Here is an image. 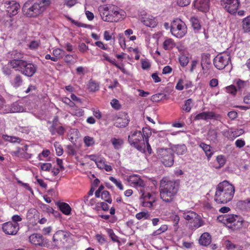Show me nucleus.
<instances>
[{
  "mask_svg": "<svg viewBox=\"0 0 250 250\" xmlns=\"http://www.w3.org/2000/svg\"><path fill=\"white\" fill-rule=\"evenodd\" d=\"M179 188L178 183L173 180H169L167 178H163L160 182V196L161 199L166 203L174 201L177 195Z\"/></svg>",
  "mask_w": 250,
  "mask_h": 250,
  "instance_id": "1",
  "label": "nucleus"
},
{
  "mask_svg": "<svg viewBox=\"0 0 250 250\" xmlns=\"http://www.w3.org/2000/svg\"><path fill=\"white\" fill-rule=\"evenodd\" d=\"M99 11L102 19L106 22H118L126 17V13L118 6L112 4L101 6Z\"/></svg>",
  "mask_w": 250,
  "mask_h": 250,
  "instance_id": "2",
  "label": "nucleus"
},
{
  "mask_svg": "<svg viewBox=\"0 0 250 250\" xmlns=\"http://www.w3.org/2000/svg\"><path fill=\"white\" fill-rule=\"evenodd\" d=\"M234 193V185L224 180L216 186L214 200L218 204H227L232 199Z\"/></svg>",
  "mask_w": 250,
  "mask_h": 250,
  "instance_id": "3",
  "label": "nucleus"
},
{
  "mask_svg": "<svg viewBox=\"0 0 250 250\" xmlns=\"http://www.w3.org/2000/svg\"><path fill=\"white\" fill-rule=\"evenodd\" d=\"M50 4L49 0H39L35 2L28 0L24 4L22 10L26 17L34 18L42 14Z\"/></svg>",
  "mask_w": 250,
  "mask_h": 250,
  "instance_id": "4",
  "label": "nucleus"
},
{
  "mask_svg": "<svg viewBox=\"0 0 250 250\" xmlns=\"http://www.w3.org/2000/svg\"><path fill=\"white\" fill-rule=\"evenodd\" d=\"M217 220L225 224L228 228L233 230L238 229L243 225L242 218L238 215L233 214L219 215L217 217Z\"/></svg>",
  "mask_w": 250,
  "mask_h": 250,
  "instance_id": "5",
  "label": "nucleus"
},
{
  "mask_svg": "<svg viewBox=\"0 0 250 250\" xmlns=\"http://www.w3.org/2000/svg\"><path fill=\"white\" fill-rule=\"evenodd\" d=\"M145 135L140 130H135L130 133L128 140L131 146L142 153L146 152L145 139Z\"/></svg>",
  "mask_w": 250,
  "mask_h": 250,
  "instance_id": "6",
  "label": "nucleus"
},
{
  "mask_svg": "<svg viewBox=\"0 0 250 250\" xmlns=\"http://www.w3.org/2000/svg\"><path fill=\"white\" fill-rule=\"evenodd\" d=\"M71 234L68 232L59 230L56 232L52 238V248L59 249L63 247L71 239Z\"/></svg>",
  "mask_w": 250,
  "mask_h": 250,
  "instance_id": "7",
  "label": "nucleus"
},
{
  "mask_svg": "<svg viewBox=\"0 0 250 250\" xmlns=\"http://www.w3.org/2000/svg\"><path fill=\"white\" fill-rule=\"evenodd\" d=\"M170 32L177 38H183L187 32V27L185 23L180 19L173 20L170 24Z\"/></svg>",
  "mask_w": 250,
  "mask_h": 250,
  "instance_id": "8",
  "label": "nucleus"
},
{
  "mask_svg": "<svg viewBox=\"0 0 250 250\" xmlns=\"http://www.w3.org/2000/svg\"><path fill=\"white\" fill-rule=\"evenodd\" d=\"M157 153L158 158L166 167H171L173 165L174 151L172 148H159Z\"/></svg>",
  "mask_w": 250,
  "mask_h": 250,
  "instance_id": "9",
  "label": "nucleus"
},
{
  "mask_svg": "<svg viewBox=\"0 0 250 250\" xmlns=\"http://www.w3.org/2000/svg\"><path fill=\"white\" fill-rule=\"evenodd\" d=\"M149 188L147 187L143 189H141L139 193L141 194L140 200L141 205L143 207L151 208L153 204L156 201V197L155 195H152L149 191Z\"/></svg>",
  "mask_w": 250,
  "mask_h": 250,
  "instance_id": "10",
  "label": "nucleus"
},
{
  "mask_svg": "<svg viewBox=\"0 0 250 250\" xmlns=\"http://www.w3.org/2000/svg\"><path fill=\"white\" fill-rule=\"evenodd\" d=\"M230 62V56L226 53H220L217 55L213 60V64L215 67L222 70L227 66Z\"/></svg>",
  "mask_w": 250,
  "mask_h": 250,
  "instance_id": "11",
  "label": "nucleus"
},
{
  "mask_svg": "<svg viewBox=\"0 0 250 250\" xmlns=\"http://www.w3.org/2000/svg\"><path fill=\"white\" fill-rule=\"evenodd\" d=\"M240 4L239 0H223L221 5L224 9L231 14H235Z\"/></svg>",
  "mask_w": 250,
  "mask_h": 250,
  "instance_id": "12",
  "label": "nucleus"
},
{
  "mask_svg": "<svg viewBox=\"0 0 250 250\" xmlns=\"http://www.w3.org/2000/svg\"><path fill=\"white\" fill-rule=\"evenodd\" d=\"M127 181L132 187L135 188L138 191H140L141 189L145 188L146 186V183L137 175H130L127 178Z\"/></svg>",
  "mask_w": 250,
  "mask_h": 250,
  "instance_id": "13",
  "label": "nucleus"
},
{
  "mask_svg": "<svg viewBox=\"0 0 250 250\" xmlns=\"http://www.w3.org/2000/svg\"><path fill=\"white\" fill-rule=\"evenodd\" d=\"M20 229L19 224L13 223L8 221L2 225V229L3 232L7 235H16Z\"/></svg>",
  "mask_w": 250,
  "mask_h": 250,
  "instance_id": "14",
  "label": "nucleus"
},
{
  "mask_svg": "<svg viewBox=\"0 0 250 250\" xmlns=\"http://www.w3.org/2000/svg\"><path fill=\"white\" fill-rule=\"evenodd\" d=\"M4 4L7 12L10 15L15 16L18 13L20 5L16 1L14 0H7Z\"/></svg>",
  "mask_w": 250,
  "mask_h": 250,
  "instance_id": "15",
  "label": "nucleus"
},
{
  "mask_svg": "<svg viewBox=\"0 0 250 250\" xmlns=\"http://www.w3.org/2000/svg\"><path fill=\"white\" fill-rule=\"evenodd\" d=\"M194 6L195 9L202 12L206 13L209 9V0H195Z\"/></svg>",
  "mask_w": 250,
  "mask_h": 250,
  "instance_id": "16",
  "label": "nucleus"
},
{
  "mask_svg": "<svg viewBox=\"0 0 250 250\" xmlns=\"http://www.w3.org/2000/svg\"><path fill=\"white\" fill-rule=\"evenodd\" d=\"M37 71V66L32 63H28L26 61L24 65L21 73L27 76L32 77Z\"/></svg>",
  "mask_w": 250,
  "mask_h": 250,
  "instance_id": "17",
  "label": "nucleus"
},
{
  "mask_svg": "<svg viewBox=\"0 0 250 250\" xmlns=\"http://www.w3.org/2000/svg\"><path fill=\"white\" fill-rule=\"evenodd\" d=\"M49 131L52 135H54L56 133L60 136H62L65 132V128L61 125V124L52 125L49 127Z\"/></svg>",
  "mask_w": 250,
  "mask_h": 250,
  "instance_id": "18",
  "label": "nucleus"
},
{
  "mask_svg": "<svg viewBox=\"0 0 250 250\" xmlns=\"http://www.w3.org/2000/svg\"><path fill=\"white\" fill-rule=\"evenodd\" d=\"M29 241L31 243L39 246H43V237L39 233H33L29 237Z\"/></svg>",
  "mask_w": 250,
  "mask_h": 250,
  "instance_id": "19",
  "label": "nucleus"
},
{
  "mask_svg": "<svg viewBox=\"0 0 250 250\" xmlns=\"http://www.w3.org/2000/svg\"><path fill=\"white\" fill-rule=\"evenodd\" d=\"M26 61L21 60H10L9 62L10 66L17 71L21 72L25 64Z\"/></svg>",
  "mask_w": 250,
  "mask_h": 250,
  "instance_id": "20",
  "label": "nucleus"
},
{
  "mask_svg": "<svg viewBox=\"0 0 250 250\" xmlns=\"http://www.w3.org/2000/svg\"><path fill=\"white\" fill-rule=\"evenodd\" d=\"M236 88L238 92L242 94L243 92L245 91L250 86V83L248 81H244L240 79L236 81Z\"/></svg>",
  "mask_w": 250,
  "mask_h": 250,
  "instance_id": "21",
  "label": "nucleus"
},
{
  "mask_svg": "<svg viewBox=\"0 0 250 250\" xmlns=\"http://www.w3.org/2000/svg\"><path fill=\"white\" fill-rule=\"evenodd\" d=\"M199 146L204 151L208 159L210 160L214 153L213 151L211 149V146L203 142L200 143L199 144Z\"/></svg>",
  "mask_w": 250,
  "mask_h": 250,
  "instance_id": "22",
  "label": "nucleus"
},
{
  "mask_svg": "<svg viewBox=\"0 0 250 250\" xmlns=\"http://www.w3.org/2000/svg\"><path fill=\"white\" fill-rule=\"evenodd\" d=\"M215 117V114L213 112H203L197 114L194 119L195 120H211Z\"/></svg>",
  "mask_w": 250,
  "mask_h": 250,
  "instance_id": "23",
  "label": "nucleus"
},
{
  "mask_svg": "<svg viewBox=\"0 0 250 250\" xmlns=\"http://www.w3.org/2000/svg\"><path fill=\"white\" fill-rule=\"evenodd\" d=\"M102 56L104 57L105 60L108 61L112 64L116 66L117 68L119 69L124 74L127 73L126 70L124 67V65L123 64H121V65H120L117 63L114 60L110 59V58L108 57V55L105 52H104L103 53Z\"/></svg>",
  "mask_w": 250,
  "mask_h": 250,
  "instance_id": "24",
  "label": "nucleus"
},
{
  "mask_svg": "<svg viewBox=\"0 0 250 250\" xmlns=\"http://www.w3.org/2000/svg\"><path fill=\"white\" fill-rule=\"evenodd\" d=\"M211 242V237L210 235L208 232L203 233L200 236L199 243L201 245L207 246L209 245Z\"/></svg>",
  "mask_w": 250,
  "mask_h": 250,
  "instance_id": "25",
  "label": "nucleus"
},
{
  "mask_svg": "<svg viewBox=\"0 0 250 250\" xmlns=\"http://www.w3.org/2000/svg\"><path fill=\"white\" fill-rule=\"evenodd\" d=\"M143 19L142 22L144 25L148 27L154 28L157 25V21L155 18L148 16Z\"/></svg>",
  "mask_w": 250,
  "mask_h": 250,
  "instance_id": "26",
  "label": "nucleus"
},
{
  "mask_svg": "<svg viewBox=\"0 0 250 250\" xmlns=\"http://www.w3.org/2000/svg\"><path fill=\"white\" fill-rule=\"evenodd\" d=\"M237 205L242 210H250V199L238 201Z\"/></svg>",
  "mask_w": 250,
  "mask_h": 250,
  "instance_id": "27",
  "label": "nucleus"
},
{
  "mask_svg": "<svg viewBox=\"0 0 250 250\" xmlns=\"http://www.w3.org/2000/svg\"><path fill=\"white\" fill-rule=\"evenodd\" d=\"M190 227L192 229H197L204 225V222L201 217L197 214V217L193 219L192 222H190Z\"/></svg>",
  "mask_w": 250,
  "mask_h": 250,
  "instance_id": "28",
  "label": "nucleus"
},
{
  "mask_svg": "<svg viewBox=\"0 0 250 250\" xmlns=\"http://www.w3.org/2000/svg\"><path fill=\"white\" fill-rule=\"evenodd\" d=\"M87 88L90 92L97 91L100 89L99 83L91 79L88 82Z\"/></svg>",
  "mask_w": 250,
  "mask_h": 250,
  "instance_id": "29",
  "label": "nucleus"
},
{
  "mask_svg": "<svg viewBox=\"0 0 250 250\" xmlns=\"http://www.w3.org/2000/svg\"><path fill=\"white\" fill-rule=\"evenodd\" d=\"M242 27L244 33H250V15L243 19Z\"/></svg>",
  "mask_w": 250,
  "mask_h": 250,
  "instance_id": "30",
  "label": "nucleus"
},
{
  "mask_svg": "<svg viewBox=\"0 0 250 250\" xmlns=\"http://www.w3.org/2000/svg\"><path fill=\"white\" fill-rule=\"evenodd\" d=\"M60 210L65 215H69L71 213V208L70 206L66 203H61L59 205Z\"/></svg>",
  "mask_w": 250,
  "mask_h": 250,
  "instance_id": "31",
  "label": "nucleus"
},
{
  "mask_svg": "<svg viewBox=\"0 0 250 250\" xmlns=\"http://www.w3.org/2000/svg\"><path fill=\"white\" fill-rule=\"evenodd\" d=\"M184 218L189 223L192 222L195 217H197V214L194 211H189L185 212L183 214Z\"/></svg>",
  "mask_w": 250,
  "mask_h": 250,
  "instance_id": "32",
  "label": "nucleus"
},
{
  "mask_svg": "<svg viewBox=\"0 0 250 250\" xmlns=\"http://www.w3.org/2000/svg\"><path fill=\"white\" fill-rule=\"evenodd\" d=\"M175 46V43L172 39H167L163 42V48L165 50H171Z\"/></svg>",
  "mask_w": 250,
  "mask_h": 250,
  "instance_id": "33",
  "label": "nucleus"
},
{
  "mask_svg": "<svg viewBox=\"0 0 250 250\" xmlns=\"http://www.w3.org/2000/svg\"><path fill=\"white\" fill-rule=\"evenodd\" d=\"M129 120L126 119L118 118L114 123V125L117 127H125L127 125Z\"/></svg>",
  "mask_w": 250,
  "mask_h": 250,
  "instance_id": "34",
  "label": "nucleus"
},
{
  "mask_svg": "<svg viewBox=\"0 0 250 250\" xmlns=\"http://www.w3.org/2000/svg\"><path fill=\"white\" fill-rule=\"evenodd\" d=\"M110 141L114 148L117 150L119 149L124 144V141L122 139L112 138L111 139Z\"/></svg>",
  "mask_w": 250,
  "mask_h": 250,
  "instance_id": "35",
  "label": "nucleus"
},
{
  "mask_svg": "<svg viewBox=\"0 0 250 250\" xmlns=\"http://www.w3.org/2000/svg\"><path fill=\"white\" fill-rule=\"evenodd\" d=\"M23 111V107L20 106L17 103H14L10 105V110L7 111H11V113L20 112Z\"/></svg>",
  "mask_w": 250,
  "mask_h": 250,
  "instance_id": "36",
  "label": "nucleus"
},
{
  "mask_svg": "<svg viewBox=\"0 0 250 250\" xmlns=\"http://www.w3.org/2000/svg\"><path fill=\"white\" fill-rule=\"evenodd\" d=\"M187 151V148L185 145H177L175 146V152L178 155H183Z\"/></svg>",
  "mask_w": 250,
  "mask_h": 250,
  "instance_id": "37",
  "label": "nucleus"
},
{
  "mask_svg": "<svg viewBox=\"0 0 250 250\" xmlns=\"http://www.w3.org/2000/svg\"><path fill=\"white\" fill-rule=\"evenodd\" d=\"M190 21L194 29L199 30L201 29V26L197 18L192 17L190 18Z\"/></svg>",
  "mask_w": 250,
  "mask_h": 250,
  "instance_id": "38",
  "label": "nucleus"
},
{
  "mask_svg": "<svg viewBox=\"0 0 250 250\" xmlns=\"http://www.w3.org/2000/svg\"><path fill=\"white\" fill-rule=\"evenodd\" d=\"M22 83V79L21 76L19 75H16L12 82V85L15 88L20 86Z\"/></svg>",
  "mask_w": 250,
  "mask_h": 250,
  "instance_id": "39",
  "label": "nucleus"
},
{
  "mask_svg": "<svg viewBox=\"0 0 250 250\" xmlns=\"http://www.w3.org/2000/svg\"><path fill=\"white\" fill-rule=\"evenodd\" d=\"M2 138L7 141L11 142V143H20L21 142V139L15 137V136H10L7 135H3L2 136Z\"/></svg>",
  "mask_w": 250,
  "mask_h": 250,
  "instance_id": "40",
  "label": "nucleus"
},
{
  "mask_svg": "<svg viewBox=\"0 0 250 250\" xmlns=\"http://www.w3.org/2000/svg\"><path fill=\"white\" fill-rule=\"evenodd\" d=\"M203 73L206 77L211 74L212 67L211 64L202 65Z\"/></svg>",
  "mask_w": 250,
  "mask_h": 250,
  "instance_id": "41",
  "label": "nucleus"
},
{
  "mask_svg": "<svg viewBox=\"0 0 250 250\" xmlns=\"http://www.w3.org/2000/svg\"><path fill=\"white\" fill-rule=\"evenodd\" d=\"M23 58V54L18 50H13L11 52V60H21Z\"/></svg>",
  "mask_w": 250,
  "mask_h": 250,
  "instance_id": "42",
  "label": "nucleus"
},
{
  "mask_svg": "<svg viewBox=\"0 0 250 250\" xmlns=\"http://www.w3.org/2000/svg\"><path fill=\"white\" fill-rule=\"evenodd\" d=\"M83 142L86 147L92 146L95 144L94 138L89 136H86L84 137Z\"/></svg>",
  "mask_w": 250,
  "mask_h": 250,
  "instance_id": "43",
  "label": "nucleus"
},
{
  "mask_svg": "<svg viewBox=\"0 0 250 250\" xmlns=\"http://www.w3.org/2000/svg\"><path fill=\"white\" fill-rule=\"evenodd\" d=\"M243 102L245 104H248L249 106H240V108L241 109L246 110V109H248L249 108H250V92L247 93L246 95H245L244 96V97H243Z\"/></svg>",
  "mask_w": 250,
  "mask_h": 250,
  "instance_id": "44",
  "label": "nucleus"
},
{
  "mask_svg": "<svg viewBox=\"0 0 250 250\" xmlns=\"http://www.w3.org/2000/svg\"><path fill=\"white\" fill-rule=\"evenodd\" d=\"M193 101L191 99H188L185 102L184 105L183 106V110L187 112H189L192 105Z\"/></svg>",
  "mask_w": 250,
  "mask_h": 250,
  "instance_id": "45",
  "label": "nucleus"
},
{
  "mask_svg": "<svg viewBox=\"0 0 250 250\" xmlns=\"http://www.w3.org/2000/svg\"><path fill=\"white\" fill-rule=\"evenodd\" d=\"M101 198L103 200L109 204L112 203V199L109 192L107 190H104L101 193Z\"/></svg>",
  "mask_w": 250,
  "mask_h": 250,
  "instance_id": "46",
  "label": "nucleus"
},
{
  "mask_svg": "<svg viewBox=\"0 0 250 250\" xmlns=\"http://www.w3.org/2000/svg\"><path fill=\"white\" fill-rule=\"evenodd\" d=\"M210 57L209 54H203L201 58V65L211 64Z\"/></svg>",
  "mask_w": 250,
  "mask_h": 250,
  "instance_id": "47",
  "label": "nucleus"
},
{
  "mask_svg": "<svg viewBox=\"0 0 250 250\" xmlns=\"http://www.w3.org/2000/svg\"><path fill=\"white\" fill-rule=\"evenodd\" d=\"M216 160L219 164L218 168L223 167L226 162V159L223 155H218L216 158Z\"/></svg>",
  "mask_w": 250,
  "mask_h": 250,
  "instance_id": "48",
  "label": "nucleus"
},
{
  "mask_svg": "<svg viewBox=\"0 0 250 250\" xmlns=\"http://www.w3.org/2000/svg\"><path fill=\"white\" fill-rule=\"evenodd\" d=\"M179 61L181 65L183 67L187 66L189 62L188 58L184 54L180 56Z\"/></svg>",
  "mask_w": 250,
  "mask_h": 250,
  "instance_id": "49",
  "label": "nucleus"
},
{
  "mask_svg": "<svg viewBox=\"0 0 250 250\" xmlns=\"http://www.w3.org/2000/svg\"><path fill=\"white\" fill-rule=\"evenodd\" d=\"M109 179L113 182L120 190H123L124 189V186L120 180H118L112 176L109 177Z\"/></svg>",
  "mask_w": 250,
  "mask_h": 250,
  "instance_id": "50",
  "label": "nucleus"
},
{
  "mask_svg": "<svg viewBox=\"0 0 250 250\" xmlns=\"http://www.w3.org/2000/svg\"><path fill=\"white\" fill-rule=\"evenodd\" d=\"M226 89L228 93L233 96H235L237 92H238L236 86L233 84L227 86Z\"/></svg>",
  "mask_w": 250,
  "mask_h": 250,
  "instance_id": "51",
  "label": "nucleus"
},
{
  "mask_svg": "<svg viewBox=\"0 0 250 250\" xmlns=\"http://www.w3.org/2000/svg\"><path fill=\"white\" fill-rule=\"evenodd\" d=\"M135 217L138 220H141L142 219H147L149 218V214L147 211H142L137 213L136 214Z\"/></svg>",
  "mask_w": 250,
  "mask_h": 250,
  "instance_id": "52",
  "label": "nucleus"
},
{
  "mask_svg": "<svg viewBox=\"0 0 250 250\" xmlns=\"http://www.w3.org/2000/svg\"><path fill=\"white\" fill-rule=\"evenodd\" d=\"M57 155L60 156L62 155L63 151L62 146L58 142H55L54 144Z\"/></svg>",
  "mask_w": 250,
  "mask_h": 250,
  "instance_id": "53",
  "label": "nucleus"
},
{
  "mask_svg": "<svg viewBox=\"0 0 250 250\" xmlns=\"http://www.w3.org/2000/svg\"><path fill=\"white\" fill-rule=\"evenodd\" d=\"M226 247L228 250H243L242 247L235 246L232 243H231L230 241H229L228 243L227 244Z\"/></svg>",
  "mask_w": 250,
  "mask_h": 250,
  "instance_id": "54",
  "label": "nucleus"
},
{
  "mask_svg": "<svg viewBox=\"0 0 250 250\" xmlns=\"http://www.w3.org/2000/svg\"><path fill=\"white\" fill-rule=\"evenodd\" d=\"M184 80L182 79H180L178 81V82L176 83V85L175 86V88L178 90H182L184 89Z\"/></svg>",
  "mask_w": 250,
  "mask_h": 250,
  "instance_id": "55",
  "label": "nucleus"
},
{
  "mask_svg": "<svg viewBox=\"0 0 250 250\" xmlns=\"http://www.w3.org/2000/svg\"><path fill=\"white\" fill-rule=\"evenodd\" d=\"M66 18L67 20L70 21L72 23L74 24L78 27H86V25L85 24L75 21L73 20L72 18H70L69 17L67 16Z\"/></svg>",
  "mask_w": 250,
  "mask_h": 250,
  "instance_id": "56",
  "label": "nucleus"
},
{
  "mask_svg": "<svg viewBox=\"0 0 250 250\" xmlns=\"http://www.w3.org/2000/svg\"><path fill=\"white\" fill-rule=\"evenodd\" d=\"M95 238L96 239L97 242L101 245L104 244L106 241V239L105 238L104 236L101 234H97L95 235Z\"/></svg>",
  "mask_w": 250,
  "mask_h": 250,
  "instance_id": "57",
  "label": "nucleus"
},
{
  "mask_svg": "<svg viewBox=\"0 0 250 250\" xmlns=\"http://www.w3.org/2000/svg\"><path fill=\"white\" fill-rule=\"evenodd\" d=\"M4 103V102L2 103L1 106H0V111L4 114L11 113V111H7L10 110V105H5Z\"/></svg>",
  "mask_w": 250,
  "mask_h": 250,
  "instance_id": "58",
  "label": "nucleus"
},
{
  "mask_svg": "<svg viewBox=\"0 0 250 250\" xmlns=\"http://www.w3.org/2000/svg\"><path fill=\"white\" fill-rule=\"evenodd\" d=\"M52 167V165L50 163H42L41 165V169L43 171H49Z\"/></svg>",
  "mask_w": 250,
  "mask_h": 250,
  "instance_id": "59",
  "label": "nucleus"
},
{
  "mask_svg": "<svg viewBox=\"0 0 250 250\" xmlns=\"http://www.w3.org/2000/svg\"><path fill=\"white\" fill-rule=\"evenodd\" d=\"M78 3L77 0H64V5L68 7H71Z\"/></svg>",
  "mask_w": 250,
  "mask_h": 250,
  "instance_id": "60",
  "label": "nucleus"
},
{
  "mask_svg": "<svg viewBox=\"0 0 250 250\" xmlns=\"http://www.w3.org/2000/svg\"><path fill=\"white\" fill-rule=\"evenodd\" d=\"M171 220L173 222L174 227H177L180 221V217L177 214H173L171 217Z\"/></svg>",
  "mask_w": 250,
  "mask_h": 250,
  "instance_id": "61",
  "label": "nucleus"
},
{
  "mask_svg": "<svg viewBox=\"0 0 250 250\" xmlns=\"http://www.w3.org/2000/svg\"><path fill=\"white\" fill-rule=\"evenodd\" d=\"M142 68L143 69H147L150 67V64L149 61L144 59L141 60Z\"/></svg>",
  "mask_w": 250,
  "mask_h": 250,
  "instance_id": "62",
  "label": "nucleus"
},
{
  "mask_svg": "<svg viewBox=\"0 0 250 250\" xmlns=\"http://www.w3.org/2000/svg\"><path fill=\"white\" fill-rule=\"evenodd\" d=\"M190 0H177V4L179 6L184 7L189 4Z\"/></svg>",
  "mask_w": 250,
  "mask_h": 250,
  "instance_id": "63",
  "label": "nucleus"
},
{
  "mask_svg": "<svg viewBox=\"0 0 250 250\" xmlns=\"http://www.w3.org/2000/svg\"><path fill=\"white\" fill-rule=\"evenodd\" d=\"M110 104L112 107L116 109H119L120 108L121 105L119 104V102L118 100L116 99H113L111 101Z\"/></svg>",
  "mask_w": 250,
  "mask_h": 250,
  "instance_id": "64",
  "label": "nucleus"
}]
</instances>
